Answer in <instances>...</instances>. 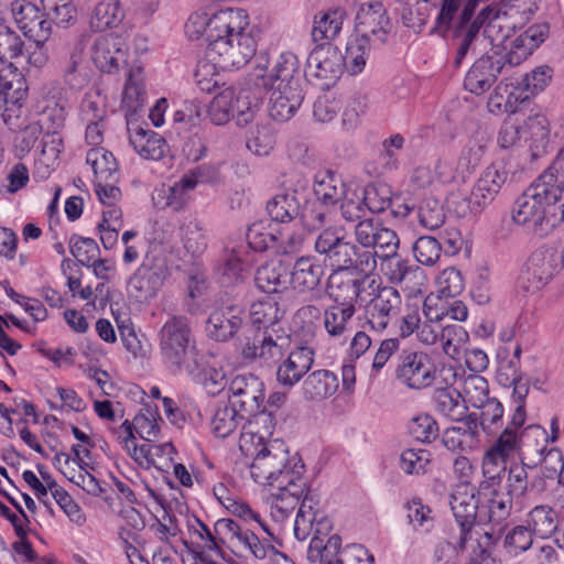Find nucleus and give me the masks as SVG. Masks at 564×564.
Wrapping results in <instances>:
<instances>
[{
	"instance_id": "1",
	"label": "nucleus",
	"mask_w": 564,
	"mask_h": 564,
	"mask_svg": "<svg viewBox=\"0 0 564 564\" xmlns=\"http://www.w3.org/2000/svg\"><path fill=\"white\" fill-rule=\"evenodd\" d=\"M479 2H442L436 17V29L447 32L455 29L454 44L456 52L453 66L458 68L476 41L479 30L494 46H499L509 37V32L529 19L536 8L529 7L522 11L512 2H492L478 9Z\"/></svg>"
},
{
	"instance_id": "2",
	"label": "nucleus",
	"mask_w": 564,
	"mask_h": 564,
	"mask_svg": "<svg viewBox=\"0 0 564 564\" xmlns=\"http://www.w3.org/2000/svg\"><path fill=\"white\" fill-rule=\"evenodd\" d=\"M249 17L243 9L226 8L216 12L197 10L185 23L189 40L205 37L206 57L225 68L245 66L257 52V41L248 30Z\"/></svg>"
},
{
	"instance_id": "3",
	"label": "nucleus",
	"mask_w": 564,
	"mask_h": 564,
	"mask_svg": "<svg viewBox=\"0 0 564 564\" xmlns=\"http://www.w3.org/2000/svg\"><path fill=\"white\" fill-rule=\"evenodd\" d=\"M251 459L250 477L269 488L270 516L275 522H283L308 488L304 464L299 457L290 456L285 444L278 440Z\"/></svg>"
},
{
	"instance_id": "4",
	"label": "nucleus",
	"mask_w": 564,
	"mask_h": 564,
	"mask_svg": "<svg viewBox=\"0 0 564 564\" xmlns=\"http://www.w3.org/2000/svg\"><path fill=\"white\" fill-rule=\"evenodd\" d=\"M188 540L184 544L203 564H220L224 560L219 542L235 554L265 558L274 551L273 536H268L261 528L245 525L232 519H220L215 523V536L197 517L186 520Z\"/></svg>"
},
{
	"instance_id": "5",
	"label": "nucleus",
	"mask_w": 564,
	"mask_h": 564,
	"mask_svg": "<svg viewBox=\"0 0 564 564\" xmlns=\"http://www.w3.org/2000/svg\"><path fill=\"white\" fill-rule=\"evenodd\" d=\"M560 193L556 171L550 167L516 199L511 209L512 221L536 232Z\"/></svg>"
},
{
	"instance_id": "6",
	"label": "nucleus",
	"mask_w": 564,
	"mask_h": 564,
	"mask_svg": "<svg viewBox=\"0 0 564 564\" xmlns=\"http://www.w3.org/2000/svg\"><path fill=\"white\" fill-rule=\"evenodd\" d=\"M160 355L163 364L173 372H194L196 343L188 321L185 317L169 318L159 333Z\"/></svg>"
},
{
	"instance_id": "7",
	"label": "nucleus",
	"mask_w": 564,
	"mask_h": 564,
	"mask_svg": "<svg viewBox=\"0 0 564 564\" xmlns=\"http://www.w3.org/2000/svg\"><path fill=\"white\" fill-rule=\"evenodd\" d=\"M301 505L294 520V536L299 541H305L312 538L307 557L313 558L321 555L328 546V539L333 535L332 520L319 509V497L317 492L310 487L300 499Z\"/></svg>"
},
{
	"instance_id": "8",
	"label": "nucleus",
	"mask_w": 564,
	"mask_h": 564,
	"mask_svg": "<svg viewBox=\"0 0 564 564\" xmlns=\"http://www.w3.org/2000/svg\"><path fill=\"white\" fill-rule=\"evenodd\" d=\"M525 419L524 405H514L508 424L484 453L482 473L487 478L499 477L506 470L508 460L519 454L522 445L520 430Z\"/></svg>"
},
{
	"instance_id": "9",
	"label": "nucleus",
	"mask_w": 564,
	"mask_h": 564,
	"mask_svg": "<svg viewBox=\"0 0 564 564\" xmlns=\"http://www.w3.org/2000/svg\"><path fill=\"white\" fill-rule=\"evenodd\" d=\"M477 495L476 487L467 481H459L451 494V509L460 528L458 540V547L460 550L468 545L475 546V543L485 541L486 536L494 538L491 532L476 523L480 502V498Z\"/></svg>"
},
{
	"instance_id": "10",
	"label": "nucleus",
	"mask_w": 564,
	"mask_h": 564,
	"mask_svg": "<svg viewBox=\"0 0 564 564\" xmlns=\"http://www.w3.org/2000/svg\"><path fill=\"white\" fill-rule=\"evenodd\" d=\"M258 107L259 99L249 89L228 86L210 101L208 117L217 126L230 119H235L238 126H246L253 120Z\"/></svg>"
},
{
	"instance_id": "11",
	"label": "nucleus",
	"mask_w": 564,
	"mask_h": 564,
	"mask_svg": "<svg viewBox=\"0 0 564 564\" xmlns=\"http://www.w3.org/2000/svg\"><path fill=\"white\" fill-rule=\"evenodd\" d=\"M564 268V246L558 251L554 245L545 243L536 248L524 263L518 280V288L529 294L544 289Z\"/></svg>"
},
{
	"instance_id": "12",
	"label": "nucleus",
	"mask_w": 564,
	"mask_h": 564,
	"mask_svg": "<svg viewBox=\"0 0 564 564\" xmlns=\"http://www.w3.org/2000/svg\"><path fill=\"white\" fill-rule=\"evenodd\" d=\"M169 275L166 258L154 250H149L129 276L127 292L137 302L148 303L158 296Z\"/></svg>"
},
{
	"instance_id": "13",
	"label": "nucleus",
	"mask_w": 564,
	"mask_h": 564,
	"mask_svg": "<svg viewBox=\"0 0 564 564\" xmlns=\"http://www.w3.org/2000/svg\"><path fill=\"white\" fill-rule=\"evenodd\" d=\"M349 181L332 171L319 172L315 176L314 194L318 203H313L302 213V224L307 231L318 230L326 224L327 212L324 206H333L339 203L345 194Z\"/></svg>"
},
{
	"instance_id": "14",
	"label": "nucleus",
	"mask_w": 564,
	"mask_h": 564,
	"mask_svg": "<svg viewBox=\"0 0 564 564\" xmlns=\"http://www.w3.org/2000/svg\"><path fill=\"white\" fill-rule=\"evenodd\" d=\"M292 225H276L267 221L253 223L247 230L249 248L264 251L275 248L278 252L288 254L296 251L303 240V230H295Z\"/></svg>"
},
{
	"instance_id": "15",
	"label": "nucleus",
	"mask_w": 564,
	"mask_h": 564,
	"mask_svg": "<svg viewBox=\"0 0 564 564\" xmlns=\"http://www.w3.org/2000/svg\"><path fill=\"white\" fill-rule=\"evenodd\" d=\"M26 96L28 84L19 69L13 64L0 65V118L10 130L19 127Z\"/></svg>"
},
{
	"instance_id": "16",
	"label": "nucleus",
	"mask_w": 564,
	"mask_h": 564,
	"mask_svg": "<svg viewBox=\"0 0 564 564\" xmlns=\"http://www.w3.org/2000/svg\"><path fill=\"white\" fill-rule=\"evenodd\" d=\"M395 377L408 389L422 390L435 383L437 367L425 351L403 350L399 356Z\"/></svg>"
},
{
	"instance_id": "17",
	"label": "nucleus",
	"mask_w": 564,
	"mask_h": 564,
	"mask_svg": "<svg viewBox=\"0 0 564 564\" xmlns=\"http://www.w3.org/2000/svg\"><path fill=\"white\" fill-rule=\"evenodd\" d=\"M368 286L372 289L369 293V301H364L365 315L371 329L383 332L402 308V299L399 291L389 285H376V280L371 279Z\"/></svg>"
},
{
	"instance_id": "18",
	"label": "nucleus",
	"mask_w": 564,
	"mask_h": 564,
	"mask_svg": "<svg viewBox=\"0 0 564 564\" xmlns=\"http://www.w3.org/2000/svg\"><path fill=\"white\" fill-rule=\"evenodd\" d=\"M218 176L219 169L215 164H202L189 170L169 187L165 205L176 212L183 209L199 184L215 182Z\"/></svg>"
},
{
	"instance_id": "19",
	"label": "nucleus",
	"mask_w": 564,
	"mask_h": 564,
	"mask_svg": "<svg viewBox=\"0 0 564 564\" xmlns=\"http://www.w3.org/2000/svg\"><path fill=\"white\" fill-rule=\"evenodd\" d=\"M380 272L392 284L400 285L410 293H420L424 285L423 271L398 251H389L379 256Z\"/></svg>"
},
{
	"instance_id": "20",
	"label": "nucleus",
	"mask_w": 564,
	"mask_h": 564,
	"mask_svg": "<svg viewBox=\"0 0 564 564\" xmlns=\"http://www.w3.org/2000/svg\"><path fill=\"white\" fill-rule=\"evenodd\" d=\"M45 2H11V11L24 35L35 43H45L51 34Z\"/></svg>"
},
{
	"instance_id": "21",
	"label": "nucleus",
	"mask_w": 564,
	"mask_h": 564,
	"mask_svg": "<svg viewBox=\"0 0 564 564\" xmlns=\"http://www.w3.org/2000/svg\"><path fill=\"white\" fill-rule=\"evenodd\" d=\"M275 429V419L272 413L260 411L256 413L246 424L239 438V449L246 457H256L262 449H268Z\"/></svg>"
},
{
	"instance_id": "22",
	"label": "nucleus",
	"mask_w": 564,
	"mask_h": 564,
	"mask_svg": "<svg viewBox=\"0 0 564 564\" xmlns=\"http://www.w3.org/2000/svg\"><path fill=\"white\" fill-rule=\"evenodd\" d=\"M267 56H259L254 76L262 79V85H292L301 86L300 61L290 51H284L274 59L270 70Z\"/></svg>"
},
{
	"instance_id": "23",
	"label": "nucleus",
	"mask_w": 564,
	"mask_h": 564,
	"mask_svg": "<svg viewBox=\"0 0 564 564\" xmlns=\"http://www.w3.org/2000/svg\"><path fill=\"white\" fill-rule=\"evenodd\" d=\"M511 165L508 160L498 159L489 164L477 180L471 195L470 203L479 208L490 204L502 186L509 181Z\"/></svg>"
},
{
	"instance_id": "24",
	"label": "nucleus",
	"mask_w": 564,
	"mask_h": 564,
	"mask_svg": "<svg viewBox=\"0 0 564 564\" xmlns=\"http://www.w3.org/2000/svg\"><path fill=\"white\" fill-rule=\"evenodd\" d=\"M264 401V384L251 373L234 377L228 386V402L242 413L258 411Z\"/></svg>"
},
{
	"instance_id": "25",
	"label": "nucleus",
	"mask_w": 564,
	"mask_h": 564,
	"mask_svg": "<svg viewBox=\"0 0 564 564\" xmlns=\"http://www.w3.org/2000/svg\"><path fill=\"white\" fill-rule=\"evenodd\" d=\"M127 51L126 36L116 33L101 34L93 45V62L99 70L113 74L126 62Z\"/></svg>"
},
{
	"instance_id": "26",
	"label": "nucleus",
	"mask_w": 564,
	"mask_h": 564,
	"mask_svg": "<svg viewBox=\"0 0 564 564\" xmlns=\"http://www.w3.org/2000/svg\"><path fill=\"white\" fill-rule=\"evenodd\" d=\"M550 25L545 22L530 25L523 32L514 35L505 45V59L511 66H518L529 58L549 37Z\"/></svg>"
},
{
	"instance_id": "27",
	"label": "nucleus",
	"mask_w": 564,
	"mask_h": 564,
	"mask_svg": "<svg viewBox=\"0 0 564 564\" xmlns=\"http://www.w3.org/2000/svg\"><path fill=\"white\" fill-rule=\"evenodd\" d=\"M355 34L383 43L390 31V19L382 2H361L356 12Z\"/></svg>"
},
{
	"instance_id": "28",
	"label": "nucleus",
	"mask_w": 564,
	"mask_h": 564,
	"mask_svg": "<svg viewBox=\"0 0 564 564\" xmlns=\"http://www.w3.org/2000/svg\"><path fill=\"white\" fill-rule=\"evenodd\" d=\"M356 242L381 253L397 252L400 239L394 230L373 219L360 220L354 231Z\"/></svg>"
},
{
	"instance_id": "29",
	"label": "nucleus",
	"mask_w": 564,
	"mask_h": 564,
	"mask_svg": "<svg viewBox=\"0 0 564 564\" xmlns=\"http://www.w3.org/2000/svg\"><path fill=\"white\" fill-rule=\"evenodd\" d=\"M343 69V54L330 43L316 45L307 56V76L335 80Z\"/></svg>"
},
{
	"instance_id": "30",
	"label": "nucleus",
	"mask_w": 564,
	"mask_h": 564,
	"mask_svg": "<svg viewBox=\"0 0 564 564\" xmlns=\"http://www.w3.org/2000/svg\"><path fill=\"white\" fill-rule=\"evenodd\" d=\"M269 94V115L276 121H288L299 110L304 95L301 86L263 85Z\"/></svg>"
},
{
	"instance_id": "31",
	"label": "nucleus",
	"mask_w": 564,
	"mask_h": 564,
	"mask_svg": "<svg viewBox=\"0 0 564 564\" xmlns=\"http://www.w3.org/2000/svg\"><path fill=\"white\" fill-rule=\"evenodd\" d=\"M314 355V350L308 346L292 349L278 366V383L288 389L295 387L312 368Z\"/></svg>"
},
{
	"instance_id": "32",
	"label": "nucleus",
	"mask_w": 564,
	"mask_h": 564,
	"mask_svg": "<svg viewBox=\"0 0 564 564\" xmlns=\"http://www.w3.org/2000/svg\"><path fill=\"white\" fill-rule=\"evenodd\" d=\"M369 282L368 278L359 281L349 270H334L327 279L326 292L336 305H354L357 300L365 301L361 286Z\"/></svg>"
},
{
	"instance_id": "33",
	"label": "nucleus",
	"mask_w": 564,
	"mask_h": 564,
	"mask_svg": "<svg viewBox=\"0 0 564 564\" xmlns=\"http://www.w3.org/2000/svg\"><path fill=\"white\" fill-rule=\"evenodd\" d=\"M502 66L501 58L481 56L467 72L464 79L465 89L477 96L485 94L496 83Z\"/></svg>"
},
{
	"instance_id": "34",
	"label": "nucleus",
	"mask_w": 564,
	"mask_h": 564,
	"mask_svg": "<svg viewBox=\"0 0 564 564\" xmlns=\"http://www.w3.org/2000/svg\"><path fill=\"white\" fill-rule=\"evenodd\" d=\"M242 325V310L236 305L215 308L206 322V334L216 341H227Z\"/></svg>"
},
{
	"instance_id": "35",
	"label": "nucleus",
	"mask_w": 564,
	"mask_h": 564,
	"mask_svg": "<svg viewBox=\"0 0 564 564\" xmlns=\"http://www.w3.org/2000/svg\"><path fill=\"white\" fill-rule=\"evenodd\" d=\"M144 490L147 492L144 498L152 499L155 505L154 509L151 510L154 520L150 523L149 529L158 540L169 543L180 533L176 519L167 512L164 506L165 499L156 489L145 485Z\"/></svg>"
},
{
	"instance_id": "36",
	"label": "nucleus",
	"mask_w": 564,
	"mask_h": 564,
	"mask_svg": "<svg viewBox=\"0 0 564 564\" xmlns=\"http://www.w3.org/2000/svg\"><path fill=\"white\" fill-rule=\"evenodd\" d=\"M257 288L267 294H282L290 289V269L280 259H272L258 268Z\"/></svg>"
},
{
	"instance_id": "37",
	"label": "nucleus",
	"mask_w": 564,
	"mask_h": 564,
	"mask_svg": "<svg viewBox=\"0 0 564 564\" xmlns=\"http://www.w3.org/2000/svg\"><path fill=\"white\" fill-rule=\"evenodd\" d=\"M250 262V253L243 243L227 246L218 265L220 282L229 285L241 281Z\"/></svg>"
},
{
	"instance_id": "38",
	"label": "nucleus",
	"mask_w": 564,
	"mask_h": 564,
	"mask_svg": "<svg viewBox=\"0 0 564 564\" xmlns=\"http://www.w3.org/2000/svg\"><path fill=\"white\" fill-rule=\"evenodd\" d=\"M267 212L276 225H292L295 230H307L302 224V217L295 221L300 214V203L293 191L278 193L267 203Z\"/></svg>"
},
{
	"instance_id": "39",
	"label": "nucleus",
	"mask_w": 564,
	"mask_h": 564,
	"mask_svg": "<svg viewBox=\"0 0 564 564\" xmlns=\"http://www.w3.org/2000/svg\"><path fill=\"white\" fill-rule=\"evenodd\" d=\"M324 270L314 257L299 258L290 271V288L299 293L313 291L322 280Z\"/></svg>"
},
{
	"instance_id": "40",
	"label": "nucleus",
	"mask_w": 564,
	"mask_h": 564,
	"mask_svg": "<svg viewBox=\"0 0 564 564\" xmlns=\"http://www.w3.org/2000/svg\"><path fill=\"white\" fill-rule=\"evenodd\" d=\"M348 14L341 6L321 11L314 17L312 39L315 43L335 40L341 32Z\"/></svg>"
},
{
	"instance_id": "41",
	"label": "nucleus",
	"mask_w": 564,
	"mask_h": 564,
	"mask_svg": "<svg viewBox=\"0 0 564 564\" xmlns=\"http://www.w3.org/2000/svg\"><path fill=\"white\" fill-rule=\"evenodd\" d=\"M129 140L135 152L148 160L162 159L169 149L159 133L141 127L129 129Z\"/></svg>"
},
{
	"instance_id": "42",
	"label": "nucleus",
	"mask_w": 564,
	"mask_h": 564,
	"mask_svg": "<svg viewBox=\"0 0 564 564\" xmlns=\"http://www.w3.org/2000/svg\"><path fill=\"white\" fill-rule=\"evenodd\" d=\"M336 373L327 369L311 372L303 381L302 393L305 400L322 401L334 395L338 390Z\"/></svg>"
},
{
	"instance_id": "43",
	"label": "nucleus",
	"mask_w": 564,
	"mask_h": 564,
	"mask_svg": "<svg viewBox=\"0 0 564 564\" xmlns=\"http://www.w3.org/2000/svg\"><path fill=\"white\" fill-rule=\"evenodd\" d=\"M378 44L369 36L351 35L346 45L345 56H343V67L350 75L360 74L366 67L372 48Z\"/></svg>"
},
{
	"instance_id": "44",
	"label": "nucleus",
	"mask_w": 564,
	"mask_h": 564,
	"mask_svg": "<svg viewBox=\"0 0 564 564\" xmlns=\"http://www.w3.org/2000/svg\"><path fill=\"white\" fill-rule=\"evenodd\" d=\"M246 414L226 401H219L210 417V431L219 438H226L242 424Z\"/></svg>"
},
{
	"instance_id": "45",
	"label": "nucleus",
	"mask_w": 564,
	"mask_h": 564,
	"mask_svg": "<svg viewBox=\"0 0 564 564\" xmlns=\"http://www.w3.org/2000/svg\"><path fill=\"white\" fill-rule=\"evenodd\" d=\"M145 96L143 68L140 65H132L126 74L121 106L128 112H135L143 107Z\"/></svg>"
},
{
	"instance_id": "46",
	"label": "nucleus",
	"mask_w": 564,
	"mask_h": 564,
	"mask_svg": "<svg viewBox=\"0 0 564 564\" xmlns=\"http://www.w3.org/2000/svg\"><path fill=\"white\" fill-rule=\"evenodd\" d=\"M442 442L449 451L469 452L475 448L478 444L476 419L469 415L462 425L446 429Z\"/></svg>"
},
{
	"instance_id": "47",
	"label": "nucleus",
	"mask_w": 564,
	"mask_h": 564,
	"mask_svg": "<svg viewBox=\"0 0 564 564\" xmlns=\"http://www.w3.org/2000/svg\"><path fill=\"white\" fill-rule=\"evenodd\" d=\"M528 99V95L512 84L500 82L488 99V110L491 113L499 115L503 112L513 113L519 102Z\"/></svg>"
},
{
	"instance_id": "48",
	"label": "nucleus",
	"mask_w": 564,
	"mask_h": 564,
	"mask_svg": "<svg viewBox=\"0 0 564 564\" xmlns=\"http://www.w3.org/2000/svg\"><path fill=\"white\" fill-rule=\"evenodd\" d=\"M424 316L425 321L421 323L416 337L421 344L431 346L440 340L444 328V325H442L444 313L438 312L437 304H433V299L430 296L424 302Z\"/></svg>"
},
{
	"instance_id": "49",
	"label": "nucleus",
	"mask_w": 564,
	"mask_h": 564,
	"mask_svg": "<svg viewBox=\"0 0 564 564\" xmlns=\"http://www.w3.org/2000/svg\"><path fill=\"white\" fill-rule=\"evenodd\" d=\"M284 314L285 308L273 297L258 300L250 307V321L259 329L275 326Z\"/></svg>"
},
{
	"instance_id": "50",
	"label": "nucleus",
	"mask_w": 564,
	"mask_h": 564,
	"mask_svg": "<svg viewBox=\"0 0 564 564\" xmlns=\"http://www.w3.org/2000/svg\"><path fill=\"white\" fill-rule=\"evenodd\" d=\"M490 145V138L484 131H477L464 145L457 160L463 172L469 175L480 164Z\"/></svg>"
},
{
	"instance_id": "51",
	"label": "nucleus",
	"mask_w": 564,
	"mask_h": 564,
	"mask_svg": "<svg viewBox=\"0 0 564 564\" xmlns=\"http://www.w3.org/2000/svg\"><path fill=\"white\" fill-rule=\"evenodd\" d=\"M436 411L453 421H460L466 416L467 405L459 390L453 388H440L434 395Z\"/></svg>"
},
{
	"instance_id": "52",
	"label": "nucleus",
	"mask_w": 564,
	"mask_h": 564,
	"mask_svg": "<svg viewBox=\"0 0 564 564\" xmlns=\"http://www.w3.org/2000/svg\"><path fill=\"white\" fill-rule=\"evenodd\" d=\"M86 162L91 167L95 181H118V163L111 152L105 148H91L86 155Z\"/></svg>"
},
{
	"instance_id": "53",
	"label": "nucleus",
	"mask_w": 564,
	"mask_h": 564,
	"mask_svg": "<svg viewBox=\"0 0 564 564\" xmlns=\"http://www.w3.org/2000/svg\"><path fill=\"white\" fill-rule=\"evenodd\" d=\"M63 142L59 135L51 134L44 141L41 154L35 160L34 178L37 181L46 180L55 169V163L62 151Z\"/></svg>"
},
{
	"instance_id": "54",
	"label": "nucleus",
	"mask_w": 564,
	"mask_h": 564,
	"mask_svg": "<svg viewBox=\"0 0 564 564\" xmlns=\"http://www.w3.org/2000/svg\"><path fill=\"white\" fill-rule=\"evenodd\" d=\"M119 441L126 453L144 469L150 468L151 442L138 444L130 422L124 421L119 431Z\"/></svg>"
},
{
	"instance_id": "55",
	"label": "nucleus",
	"mask_w": 564,
	"mask_h": 564,
	"mask_svg": "<svg viewBox=\"0 0 564 564\" xmlns=\"http://www.w3.org/2000/svg\"><path fill=\"white\" fill-rule=\"evenodd\" d=\"M525 522L533 534L541 539L550 538L558 525L556 513L547 506L534 507L529 512Z\"/></svg>"
},
{
	"instance_id": "56",
	"label": "nucleus",
	"mask_w": 564,
	"mask_h": 564,
	"mask_svg": "<svg viewBox=\"0 0 564 564\" xmlns=\"http://www.w3.org/2000/svg\"><path fill=\"white\" fill-rule=\"evenodd\" d=\"M355 312L354 305H332L327 307L323 315V324L326 333L333 338L345 335Z\"/></svg>"
},
{
	"instance_id": "57",
	"label": "nucleus",
	"mask_w": 564,
	"mask_h": 564,
	"mask_svg": "<svg viewBox=\"0 0 564 564\" xmlns=\"http://www.w3.org/2000/svg\"><path fill=\"white\" fill-rule=\"evenodd\" d=\"M181 240L186 252L199 257L207 249V235L200 221L191 219L180 228Z\"/></svg>"
},
{
	"instance_id": "58",
	"label": "nucleus",
	"mask_w": 564,
	"mask_h": 564,
	"mask_svg": "<svg viewBox=\"0 0 564 564\" xmlns=\"http://www.w3.org/2000/svg\"><path fill=\"white\" fill-rule=\"evenodd\" d=\"M459 391L467 409L469 406L477 409L491 400L488 382L479 375H468L463 378L462 390Z\"/></svg>"
},
{
	"instance_id": "59",
	"label": "nucleus",
	"mask_w": 564,
	"mask_h": 564,
	"mask_svg": "<svg viewBox=\"0 0 564 564\" xmlns=\"http://www.w3.org/2000/svg\"><path fill=\"white\" fill-rule=\"evenodd\" d=\"M242 354L248 359L259 358L263 364L270 365L283 356L282 345L273 340L270 336L263 334L262 338L247 344Z\"/></svg>"
},
{
	"instance_id": "60",
	"label": "nucleus",
	"mask_w": 564,
	"mask_h": 564,
	"mask_svg": "<svg viewBox=\"0 0 564 564\" xmlns=\"http://www.w3.org/2000/svg\"><path fill=\"white\" fill-rule=\"evenodd\" d=\"M480 412L478 417L479 426L486 435H496L503 426L505 408L502 403L491 398L490 401L485 402L481 406L477 408Z\"/></svg>"
},
{
	"instance_id": "61",
	"label": "nucleus",
	"mask_w": 564,
	"mask_h": 564,
	"mask_svg": "<svg viewBox=\"0 0 564 564\" xmlns=\"http://www.w3.org/2000/svg\"><path fill=\"white\" fill-rule=\"evenodd\" d=\"M124 17L120 2H97L90 18V26L96 31L118 26Z\"/></svg>"
},
{
	"instance_id": "62",
	"label": "nucleus",
	"mask_w": 564,
	"mask_h": 564,
	"mask_svg": "<svg viewBox=\"0 0 564 564\" xmlns=\"http://www.w3.org/2000/svg\"><path fill=\"white\" fill-rule=\"evenodd\" d=\"M161 417L158 409L152 406L143 408L130 423L132 433H135L147 442H154L160 434Z\"/></svg>"
},
{
	"instance_id": "63",
	"label": "nucleus",
	"mask_w": 564,
	"mask_h": 564,
	"mask_svg": "<svg viewBox=\"0 0 564 564\" xmlns=\"http://www.w3.org/2000/svg\"><path fill=\"white\" fill-rule=\"evenodd\" d=\"M338 204H340L341 215L346 220L354 221L361 218L366 212L362 187L356 181L350 180Z\"/></svg>"
},
{
	"instance_id": "64",
	"label": "nucleus",
	"mask_w": 564,
	"mask_h": 564,
	"mask_svg": "<svg viewBox=\"0 0 564 564\" xmlns=\"http://www.w3.org/2000/svg\"><path fill=\"white\" fill-rule=\"evenodd\" d=\"M543 478H553L558 476L557 487L554 490V498L561 506H564V462L560 451L551 449L546 454L543 466L541 467Z\"/></svg>"
}]
</instances>
